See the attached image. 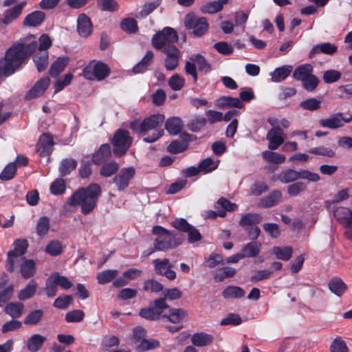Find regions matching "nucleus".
<instances>
[{
	"label": "nucleus",
	"mask_w": 352,
	"mask_h": 352,
	"mask_svg": "<svg viewBox=\"0 0 352 352\" xmlns=\"http://www.w3.org/2000/svg\"><path fill=\"white\" fill-rule=\"evenodd\" d=\"M38 43L32 41L29 43H18L9 48L5 57L0 60V76H9L21 65L25 58L30 56L38 47L40 53L47 52L52 45V40L47 34H42Z\"/></svg>",
	"instance_id": "nucleus-1"
},
{
	"label": "nucleus",
	"mask_w": 352,
	"mask_h": 352,
	"mask_svg": "<svg viewBox=\"0 0 352 352\" xmlns=\"http://www.w3.org/2000/svg\"><path fill=\"white\" fill-rule=\"evenodd\" d=\"M100 194V186L97 184H91L87 188H79L74 192L69 199V204L74 206L80 205L81 212L87 214L96 207Z\"/></svg>",
	"instance_id": "nucleus-2"
},
{
	"label": "nucleus",
	"mask_w": 352,
	"mask_h": 352,
	"mask_svg": "<svg viewBox=\"0 0 352 352\" xmlns=\"http://www.w3.org/2000/svg\"><path fill=\"white\" fill-rule=\"evenodd\" d=\"M165 117L163 114H153L143 120H134L131 122L130 128L134 132L140 134H146L148 131L154 130L152 135H148L143 138L144 142L152 143L164 135V130L157 129V128L162 126Z\"/></svg>",
	"instance_id": "nucleus-3"
},
{
	"label": "nucleus",
	"mask_w": 352,
	"mask_h": 352,
	"mask_svg": "<svg viewBox=\"0 0 352 352\" xmlns=\"http://www.w3.org/2000/svg\"><path fill=\"white\" fill-rule=\"evenodd\" d=\"M152 233L156 236V239L153 241V246L157 251H166L176 248L182 242V240L177 237L174 232L161 226H153Z\"/></svg>",
	"instance_id": "nucleus-4"
},
{
	"label": "nucleus",
	"mask_w": 352,
	"mask_h": 352,
	"mask_svg": "<svg viewBox=\"0 0 352 352\" xmlns=\"http://www.w3.org/2000/svg\"><path fill=\"white\" fill-rule=\"evenodd\" d=\"M178 38L175 29L165 27L153 36L151 42L154 48L163 51L168 45H173V43L177 42Z\"/></svg>",
	"instance_id": "nucleus-5"
},
{
	"label": "nucleus",
	"mask_w": 352,
	"mask_h": 352,
	"mask_svg": "<svg viewBox=\"0 0 352 352\" xmlns=\"http://www.w3.org/2000/svg\"><path fill=\"white\" fill-rule=\"evenodd\" d=\"M190 61H186L185 65V72L187 74L191 75L193 78L194 82L197 81V67L198 70L208 73L211 69V65L207 62L206 58L200 54H193L190 57Z\"/></svg>",
	"instance_id": "nucleus-6"
},
{
	"label": "nucleus",
	"mask_w": 352,
	"mask_h": 352,
	"mask_svg": "<svg viewBox=\"0 0 352 352\" xmlns=\"http://www.w3.org/2000/svg\"><path fill=\"white\" fill-rule=\"evenodd\" d=\"M109 73L108 66L102 62L92 61L82 71L84 77L87 80H104Z\"/></svg>",
	"instance_id": "nucleus-7"
},
{
	"label": "nucleus",
	"mask_w": 352,
	"mask_h": 352,
	"mask_svg": "<svg viewBox=\"0 0 352 352\" xmlns=\"http://www.w3.org/2000/svg\"><path fill=\"white\" fill-rule=\"evenodd\" d=\"M131 141L128 131L124 129L118 130L115 133L112 140L114 154L118 156L124 155L129 148Z\"/></svg>",
	"instance_id": "nucleus-8"
},
{
	"label": "nucleus",
	"mask_w": 352,
	"mask_h": 352,
	"mask_svg": "<svg viewBox=\"0 0 352 352\" xmlns=\"http://www.w3.org/2000/svg\"><path fill=\"white\" fill-rule=\"evenodd\" d=\"M131 344L134 346L137 352H143L157 348L159 342L153 339H146L144 331H133L130 339Z\"/></svg>",
	"instance_id": "nucleus-9"
},
{
	"label": "nucleus",
	"mask_w": 352,
	"mask_h": 352,
	"mask_svg": "<svg viewBox=\"0 0 352 352\" xmlns=\"http://www.w3.org/2000/svg\"><path fill=\"white\" fill-rule=\"evenodd\" d=\"M187 30H192L195 36H201L208 29V23L204 17H197L193 14H188L184 20Z\"/></svg>",
	"instance_id": "nucleus-10"
},
{
	"label": "nucleus",
	"mask_w": 352,
	"mask_h": 352,
	"mask_svg": "<svg viewBox=\"0 0 352 352\" xmlns=\"http://www.w3.org/2000/svg\"><path fill=\"white\" fill-rule=\"evenodd\" d=\"M168 307V305L164 299H157L148 307L140 309V316L147 320H155L158 319L164 310Z\"/></svg>",
	"instance_id": "nucleus-11"
},
{
	"label": "nucleus",
	"mask_w": 352,
	"mask_h": 352,
	"mask_svg": "<svg viewBox=\"0 0 352 352\" xmlns=\"http://www.w3.org/2000/svg\"><path fill=\"white\" fill-rule=\"evenodd\" d=\"M135 174V170L133 167L122 168L113 179V183L117 187L118 190L124 191L129 186V183L134 177Z\"/></svg>",
	"instance_id": "nucleus-12"
},
{
	"label": "nucleus",
	"mask_w": 352,
	"mask_h": 352,
	"mask_svg": "<svg viewBox=\"0 0 352 352\" xmlns=\"http://www.w3.org/2000/svg\"><path fill=\"white\" fill-rule=\"evenodd\" d=\"M166 58L164 60V67L167 71L175 70L178 65L181 53L179 49L175 45H168L162 51Z\"/></svg>",
	"instance_id": "nucleus-13"
},
{
	"label": "nucleus",
	"mask_w": 352,
	"mask_h": 352,
	"mask_svg": "<svg viewBox=\"0 0 352 352\" xmlns=\"http://www.w3.org/2000/svg\"><path fill=\"white\" fill-rule=\"evenodd\" d=\"M154 270L157 274L164 276L169 280H174L176 278V273L172 270L173 265L168 258H156L153 261Z\"/></svg>",
	"instance_id": "nucleus-14"
},
{
	"label": "nucleus",
	"mask_w": 352,
	"mask_h": 352,
	"mask_svg": "<svg viewBox=\"0 0 352 352\" xmlns=\"http://www.w3.org/2000/svg\"><path fill=\"white\" fill-rule=\"evenodd\" d=\"M266 139L269 141L268 148L274 151L283 144L285 135L280 127L277 126L268 131Z\"/></svg>",
	"instance_id": "nucleus-15"
},
{
	"label": "nucleus",
	"mask_w": 352,
	"mask_h": 352,
	"mask_svg": "<svg viewBox=\"0 0 352 352\" xmlns=\"http://www.w3.org/2000/svg\"><path fill=\"white\" fill-rule=\"evenodd\" d=\"M54 146L53 138L49 134H43L38 139L36 149L40 156L50 154Z\"/></svg>",
	"instance_id": "nucleus-16"
},
{
	"label": "nucleus",
	"mask_w": 352,
	"mask_h": 352,
	"mask_svg": "<svg viewBox=\"0 0 352 352\" xmlns=\"http://www.w3.org/2000/svg\"><path fill=\"white\" fill-rule=\"evenodd\" d=\"M77 30L82 37L90 36L93 32V26L90 19L85 14H80L77 19Z\"/></svg>",
	"instance_id": "nucleus-17"
},
{
	"label": "nucleus",
	"mask_w": 352,
	"mask_h": 352,
	"mask_svg": "<svg viewBox=\"0 0 352 352\" xmlns=\"http://www.w3.org/2000/svg\"><path fill=\"white\" fill-rule=\"evenodd\" d=\"M50 82V80L48 77L41 78L26 94V98L32 99L41 96L48 87Z\"/></svg>",
	"instance_id": "nucleus-18"
},
{
	"label": "nucleus",
	"mask_w": 352,
	"mask_h": 352,
	"mask_svg": "<svg viewBox=\"0 0 352 352\" xmlns=\"http://www.w3.org/2000/svg\"><path fill=\"white\" fill-rule=\"evenodd\" d=\"M25 4L26 1H23L13 8L5 10L2 23L5 25H9L16 20L21 15Z\"/></svg>",
	"instance_id": "nucleus-19"
},
{
	"label": "nucleus",
	"mask_w": 352,
	"mask_h": 352,
	"mask_svg": "<svg viewBox=\"0 0 352 352\" xmlns=\"http://www.w3.org/2000/svg\"><path fill=\"white\" fill-rule=\"evenodd\" d=\"M319 125L322 128L336 129L341 128L340 112L331 114L327 118L320 119L318 121Z\"/></svg>",
	"instance_id": "nucleus-20"
},
{
	"label": "nucleus",
	"mask_w": 352,
	"mask_h": 352,
	"mask_svg": "<svg viewBox=\"0 0 352 352\" xmlns=\"http://www.w3.org/2000/svg\"><path fill=\"white\" fill-rule=\"evenodd\" d=\"M183 122L179 117H171L166 120L165 129L168 133L173 135L179 134L183 129Z\"/></svg>",
	"instance_id": "nucleus-21"
},
{
	"label": "nucleus",
	"mask_w": 352,
	"mask_h": 352,
	"mask_svg": "<svg viewBox=\"0 0 352 352\" xmlns=\"http://www.w3.org/2000/svg\"><path fill=\"white\" fill-rule=\"evenodd\" d=\"M292 69L293 67L289 65H283L275 69L274 71L270 74L272 81L274 82H280L284 80L289 76Z\"/></svg>",
	"instance_id": "nucleus-22"
},
{
	"label": "nucleus",
	"mask_w": 352,
	"mask_h": 352,
	"mask_svg": "<svg viewBox=\"0 0 352 352\" xmlns=\"http://www.w3.org/2000/svg\"><path fill=\"white\" fill-rule=\"evenodd\" d=\"M338 47L330 43H322L315 45L310 51L309 56L313 58L316 54L322 52L325 54H333L336 52Z\"/></svg>",
	"instance_id": "nucleus-23"
},
{
	"label": "nucleus",
	"mask_w": 352,
	"mask_h": 352,
	"mask_svg": "<svg viewBox=\"0 0 352 352\" xmlns=\"http://www.w3.org/2000/svg\"><path fill=\"white\" fill-rule=\"evenodd\" d=\"M111 155V146L108 144H104L100 146L99 149L92 157V161L94 164H100L106 161Z\"/></svg>",
	"instance_id": "nucleus-24"
},
{
	"label": "nucleus",
	"mask_w": 352,
	"mask_h": 352,
	"mask_svg": "<svg viewBox=\"0 0 352 352\" xmlns=\"http://www.w3.org/2000/svg\"><path fill=\"white\" fill-rule=\"evenodd\" d=\"M45 14L42 11H34L26 16L23 24L28 26L36 27L41 25L44 21Z\"/></svg>",
	"instance_id": "nucleus-25"
},
{
	"label": "nucleus",
	"mask_w": 352,
	"mask_h": 352,
	"mask_svg": "<svg viewBox=\"0 0 352 352\" xmlns=\"http://www.w3.org/2000/svg\"><path fill=\"white\" fill-rule=\"evenodd\" d=\"M312 72L313 67L311 64H302L296 68L293 73V77L297 80L302 81L312 74Z\"/></svg>",
	"instance_id": "nucleus-26"
},
{
	"label": "nucleus",
	"mask_w": 352,
	"mask_h": 352,
	"mask_svg": "<svg viewBox=\"0 0 352 352\" xmlns=\"http://www.w3.org/2000/svg\"><path fill=\"white\" fill-rule=\"evenodd\" d=\"M213 338L211 335L204 333L197 332L192 335L191 338L192 343L196 346H204L210 344Z\"/></svg>",
	"instance_id": "nucleus-27"
},
{
	"label": "nucleus",
	"mask_w": 352,
	"mask_h": 352,
	"mask_svg": "<svg viewBox=\"0 0 352 352\" xmlns=\"http://www.w3.org/2000/svg\"><path fill=\"white\" fill-rule=\"evenodd\" d=\"M272 252L278 259L289 261L292 256L293 249L289 246H276L272 248Z\"/></svg>",
	"instance_id": "nucleus-28"
},
{
	"label": "nucleus",
	"mask_w": 352,
	"mask_h": 352,
	"mask_svg": "<svg viewBox=\"0 0 352 352\" xmlns=\"http://www.w3.org/2000/svg\"><path fill=\"white\" fill-rule=\"evenodd\" d=\"M45 340V337L40 334H34L28 340L27 349L31 352H36L41 349Z\"/></svg>",
	"instance_id": "nucleus-29"
},
{
	"label": "nucleus",
	"mask_w": 352,
	"mask_h": 352,
	"mask_svg": "<svg viewBox=\"0 0 352 352\" xmlns=\"http://www.w3.org/2000/svg\"><path fill=\"white\" fill-rule=\"evenodd\" d=\"M69 62L67 57H59L51 65L50 69V74L51 76L56 77L62 72Z\"/></svg>",
	"instance_id": "nucleus-30"
},
{
	"label": "nucleus",
	"mask_w": 352,
	"mask_h": 352,
	"mask_svg": "<svg viewBox=\"0 0 352 352\" xmlns=\"http://www.w3.org/2000/svg\"><path fill=\"white\" fill-rule=\"evenodd\" d=\"M245 294L243 289L238 286H228L222 292V296L226 299L240 298Z\"/></svg>",
	"instance_id": "nucleus-31"
},
{
	"label": "nucleus",
	"mask_w": 352,
	"mask_h": 352,
	"mask_svg": "<svg viewBox=\"0 0 352 352\" xmlns=\"http://www.w3.org/2000/svg\"><path fill=\"white\" fill-rule=\"evenodd\" d=\"M282 194L279 190H274L261 200V205L264 208L276 206L280 200Z\"/></svg>",
	"instance_id": "nucleus-32"
},
{
	"label": "nucleus",
	"mask_w": 352,
	"mask_h": 352,
	"mask_svg": "<svg viewBox=\"0 0 352 352\" xmlns=\"http://www.w3.org/2000/svg\"><path fill=\"white\" fill-rule=\"evenodd\" d=\"M14 250L8 252V256L18 257L25 253L28 244L25 239H16L14 242Z\"/></svg>",
	"instance_id": "nucleus-33"
},
{
	"label": "nucleus",
	"mask_w": 352,
	"mask_h": 352,
	"mask_svg": "<svg viewBox=\"0 0 352 352\" xmlns=\"http://www.w3.org/2000/svg\"><path fill=\"white\" fill-rule=\"evenodd\" d=\"M228 0H217L210 2L201 8V11L204 13L214 14L221 11L223 5L228 3Z\"/></svg>",
	"instance_id": "nucleus-34"
},
{
	"label": "nucleus",
	"mask_w": 352,
	"mask_h": 352,
	"mask_svg": "<svg viewBox=\"0 0 352 352\" xmlns=\"http://www.w3.org/2000/svg\"><path fill=\"white\" fill-rule=\"evenodd\" d=\"M24 305L19 302H10L5 307V311L12 318L20 317L23 311Z\"/></svg>",
	"instance_id": "nucleus-35"
},
{
	"label": "nucleus",
	"mask_w": 352,
	"mask_h": 352,
	"mask_svg": "<svg viewBox=\"0 0 352 352\" xmlns=\"http://www.w3.org/2000/svg\"><path fill=\"white\" fill-rule=\"evenodd\" d=\"M329 288L336 296H340L346 291V285L340 278H334L329 282Z\"/></svg>",
	"instance_id": "nucleus-36"
},
{
	"label": "nucleus",
	"mask_w": 352,
	"mask_h": 352,
	"mask_svg": "<svg viewBox=\"0 0 352 352\" xmlns=\"http://www.w3.org/2000/svg\"><path fill=\"white\" fill-rule=\"evenodd\" d=\"M37 284L34 280H31L26 287L21 289L18 294V298L25 300L32 298L36 293Z\"/></svg>",
	"instance_id": "nucleus-37"
},
{
	"label": "nucleus",
	"mask_w": 352,
	"mask_h": 352,
	"mask_svg": "<svg viewBox=\"0 0 352 352\" xmlns=\"http://www.w3.org/2000/svg\"><path fill=\"white\" fill-rule=\"evenodd\" d=\"M118 274L117 270H107L98 273L96 278L99 284L104 285L113 280Z\"/></svg>",
	"instance_id": "nucleus-38"
},
{
	"label": "nucleus",
	"mask_w": 352,
	"mask_h": 352,
	"mask_svg": "<svg viewBox=\"0 0 352 352\" xmlns=\"http://www.w3.org/2000/svg\"><path fill=\"white\" fill-rule=\"evenodd\" d=\"M277 177L278 179L283 184L292 182L299 179V171L293 169H287L280 173Z\"/></svg>",
	"instance_id": "nucleus-39"
},
{
	"label": "nucleus",
	"mask_w": 352,
	"mask_h": 352,
	"mask_svg": "<svg viewBox=\"0 0 352 352\" xmlns=\"http://www.w3.org/2000/svg\"><path fill=\"white\" fill-rule=\"evenodd\" d=\"M260 252V245H258L255 241H252L242 248L241 254L243 258L254 257Z\"/></svg>",
	"instance_id": "nucleus-40"
},
{
	"label": "nucleus",
	"mask_w": 352,
	"mask_h": 352,
	"mask_svg": "<svg viewBox=\"0 0 352 352\" xmlns=\"http://www.w3.org/2000/svg\"><path fill=\"white\" fill-rule=\"evenodd\" d=\"M261 220L262 217L258 213H247L241 217L239 225L241 226L256 225L259 223Z\"/></svg>",
	"instance_id": "nucleus-41"
},
{
	"label": "nucleus",
	"mask_w": 352,
	"mask_h": 352,
	"mask_svg": "<svg viewBox=\"0 0 352 352\" xmlns=\"http://www.w3.org/2000/svg\"><path fill=\"white\" fill-rule=\"evenodd\" d=\"M153 58V53L151 51H148L142 60L133 68L134 73H141L144 72L147 67L150 65Z\"/></svg>",
	"instance_id": "nucleus-42"
},
{
	"label": "nucleus",
	"mask_w": 352,
	"mask_h": 352,
	"mask_svg": "<svg viewBox=\"0 0 352 352\" xmlns=\"http://www.w3.org/2000/svg\"><path fill=\"white\" fill-rule=\"evenodd\" d=\"M236 274V270L231 267H223L217 270L214 275L215 280L221 282L226 278H231Z\"/></svg>",
	"instance_id": "nucleus-43"
},
{
	"label": "nucleus",
	"mask_w": 352,
	"mask_h": 352,
	"mask_svg": "<svg viewBox=\"0 0 352 352\" xmlns=\"http://www.w3.org/2000/svg\"><path fill=\"white\" fill-rule=\"evenodd\" d=\"M21 273L23 278H29L35 274V263L32 260H25L21 265Z\"/></svg>",
	"instance_id": "nucleus-44"
},
{
	"label": "nucleus",
	"mask_w": 352,
	"mask_h": 352,
	"mask_svg": "<svg viewBox=\"0 0 352 352\" xmlns=\"http://www.w3.org/2000/svg\"><path fill=\"white\" fill-rule=\"evenodd\" d=\"M262 156L267 162L274 164H282L286 160L284 155L270 151H265Z\"/></svg>",
	"instance_id": "nucleus-45"
},
{
	"label": "nucleus",
	"mask_w": 352,
	"mask_h": 352,
	"mask_svg": "<svg viewBox=\"0 0 352 352\" xmlns=\"http://www.w3.org/2000/svg\"><path fill=\"white\" fill-rule=\"evenodd\" d=\"M77 162L74 159L63 160L59 166V171L62 176L67 175L76 168Z\"/></svg>",
	"instance_id": "nucleus-46"
},
{
	"label": "nucleus",
	"mask_w": 352,
	"mask_h": 352,
	"mask_svg": "<svg viewBox=\"0 0 352 352\" xmlns=\"http://www.w3.org/2000/svg\"><path fill=\"white\" fill-rule=\"evenodd\" d=\"M34 62L38 72L45 70L48 64V52L36 54L34 58Z\"/></svg>",
	"instance_id": "nucleus-47"
},
{
	"label": "nucleus",
	"mask_w": 352,
	"mask_h": 352,
	"mask_svg": "<svg viewBox=\"0 0 352 352\" xmlns=\"http://www.w3.org/2000/svg\"><path fill=\"white\" fill-rule=\"evenodd\" d=\"M308 152L313 155L328 157H333L336 155V152L333 149L324 146L311 148L308 151Z\"/></svg>",
	"instance_id": "nucleus-48"
},
{
	"label": "nucleus",
	"mask_w": 352,
	"mask_h": 352,
	"mask_svg": "<svg viewBox=\"0 0 352 352\" xmlns=\"http://www.w3.org/2000/svg\"><path fill=\"white\" fill-rule=\"evenodd\" d=\"M160 4V0L145 3L142 10L136 14L138 18H143L153 12Z\"/></svg>",
	"instance_id": "nucleus-49"
},
{
	"label": "nucleus",
	"mask_w": 352,
	"mask_h": 352,
	"mask_svg": "<svg viewBox=\"0 0 352 352\" xmlns=\"http://www.w3.org/2000/svg\"><path fill=\"white\" fill-rule=\"evenodd\" d=\"M45 252L50 256H56L63 252V246L57 240L51 241L45 248Z\"/></svg>",
	"instance_id": "nucleus-50"
},
{
	"label": "nucleus",
	"mask_w": 352,
	"mask_h": 352,
	"mask_svg": "<svg viewBox=\"0 0 352 352\" xmlns=\"http://www.w3.org/2000/svg\"><path fill=\"white\" fill-rule=\"evenodd\" d=\"M16 171V166L14 162L7 164L0 174V179L3 181H8L14 177Z\"/></svg>",
	"instance_id": "nucleus-51"
},
{
	"label": "nucleus",
	"mask_w": 352,
	"mask_h": 352,
	"mask_svg": "<svg viewBox=\"0 0 352 352\" xmlns=\"http://www.w3.org/2000/svg\"><path fill=\"white\" fill-rule=\"evenodd\" d=\"M50 228V219L47 217H42L39 219L36 225L37 234L41 237L47 234Z\"/></svg>",
	"instance_id": "nucleus-52"
},
{
	"label": "nucleus",
	"mask_w": 352,
	"mask_h": 352,
	"mask_svg": "<svg viewBox=\"0 0 352 352\" xmlns=\"http://www.w3.org/2000/svg\"><path fill=\"white\" fill-rule=\"evenodd\" d=\"M187 316V311L183 309H173L167 317L170 322L179 323Z\"/></svg>",
	"instance_id": "nucleus-53"
},
{
	"label": "nucleus",
	"mask_w": 352,
	"mask_h": 352,
	"mask_svg": "<svg viewBox=\"0 0 352 352\" xmlns=\"http://www.w3.org/2000/svg\"><path fill=\"white\" fill-rule=\"evenodd\" d=\"M51 276L56 285H59L63 289H69L73 285L72 283L66 276H61L59 273H54Z\"/></svg>",
	"instance_id": "nucleus-54"
},
{
	"label": "nucleus",
	"mask_w": 352,
	"mask_h": 352,
	"mask_svg": "<svg viewBox=\"0 0 352 352\" xmlns=\"http://www.w3.org/2000/svg\"><path fill=\"white\" fill-rule=\"evenodd\" d=\"M219 161H214L211 158H206L199 164L201 172L209 173L215 170L218 166Z\"/></svg>",
	"instance_id": "nucleus-55"
},
{
	"label": "nucleus",
	"mask_w": 352,
	"mask_h": 352,
	"mask_svg": "<svg viewBox=\"0 0 352 352\" xmlns=\"http://www.w3.org/2000/svg\"><path fill=\"white\" fill-rule=\"evenodd\" d=\"M333 214L337 220L343 225L349 217L352 214V210L345 207H338L334 210Z\"/></svg>",
	"instance_id": "nucleus-56"
},
{
	"label": "nucleus",
	"mask_w": 352,
	"mask_h": 352,
	"mask_svg": "<svg viewBox=\"0 0 352 352\" xmlns=\"http://www.w3.org/2000/svg\"><path fill=\"white\" fill-rule=\"evenodd\" d=\"M184 78L177 74L173 75L168 80V85L174 91L181 90L184 86Z\"/></svg>",
	"instance_id": "nucleus-57"
},
{
	"label": "nucleus",
	"mask_w": 352,
	"mask_h": 352,
	"mask_svg": "<svg viewBox=\"0 0 352 352\" xmlns=\"http://www.w3.org/2000/svg\"><path fill=\"white\" fill-rule=\"evenodd\" d=\"M118 164L115 162H110L102 166L100 169V174L103 177H110L118 170Z\"/></svg>",
	"instance_id": "nucleus-58"
},
{
	"label": "nucleus",
	"mask_w": 352,
	"mask_h": 352,
	"mask_svg": "<svg viewBox=\"0 0 352 352\" xmlns=\"http://www.w3.org/2000/svg\"><path fill=\"white\" fill-rule=\"evenodd\" d=\"M14 292V285H10L6 288L0 289V307L6 305L7 302L12 296Z\"/></svg>",
	"instance_id": "nucleus-59"
},
{
	"label": "nucleus",
	"mask_w": 352,
	"mask_h": 352,
	"mask_svg": "<svg viewBox=\"0 0 352 352\" xmlns=\"http://www.w3.org/2000/svg\"><path fill=\"white\" fill-rule=\"evenodd\" d=\"M300 107L303 109L315 111L320 108V101L316 98H311L305 100L300 103Z\"/></svg>",
	"instance_id": "nucleus-60"
},
{
	"label": "nucleus",
	"mask_w": 352,
	"mask_h": 352,
	"mask_svg": "<svg viewBox=\"0 0 352 352\" xmlns=\"http://www.w3.org/2000/svg\"><path fill=\"white\" fill-rule=\"evenodd\" d=\"M170 225L176 230L186 232L191 228L192 225L188 223V221L183 218L175 219L170 222Z\"/></svg>",
	"instance_id": "nucleus-61"
},
{
	"label": "nucleus",
	"mask_w": 352,
	"mask_h": 352,
	"mask_svg": "<svg viewBox=\"0 0 352 352\" xmlns=\"http://www.w3.org/2000/svg\"><path fill=\"white\" fill-rule=\"evenodd\" d=\"M206 122L207 120L205 118L196 117L188 123V127L190 131L197 132L206 125Z\"/></svg>",
	"instance_id": "nucleus-62"
},
{
	"label": "nucleus",
	"mask_w": 352,
	"mask_h": 352,
	"mask_svg": "<svg viewBox=\"0 0 352 352\" xmlns=\"http://www.w3.org/2000/svg\"><path fill=\"white\" fill-rule=\"evenodd\" d=\"M187 147V143L174 140L168 145L167 150L170 153L177 154L184 151Z\"/></svg>",
	"instance_id": "nucleus-63"
},
{
	"label": "nucleus",
	"mask_w": 352,
	"mask_h": 352,
	"mask_svg": "<svg viewBox=\"0 0 352 352\" xmlns=\"http://www.w3.org/2000/svg\"><path fill=\"white\" fill-rule=\"evenodd\" d=\"M65 190V184L63 179H56L50 186V191L54 195L63 194Z\"/></svg>",
	"instance_id": "nucleus-64"
}]
</instances>
